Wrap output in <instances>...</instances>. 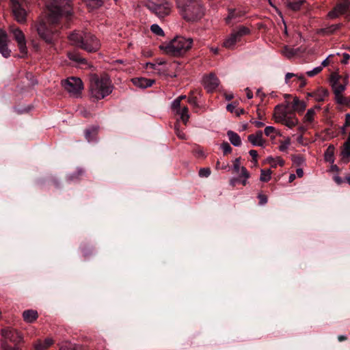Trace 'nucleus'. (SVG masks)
<instances>
[{
    "label": "nucleus",
    "instance_id": "34",
    "mask_svg": "<svg viewBox=\"0 0 350 350\" xmlns=\"http://www.w3.org/2000/svg\"><path fill=\"white\" fill-rule=\"evenodd\" d=\"M271 170H261L260 180L262 182H268L271 179Z\"/></svg>",
    "mask_w": 350,
    "mask_h": 350
},
{
    "label": "nucleus",
    "instance_id": "12",
    "mask_svg": "<svg viewBox=\"0 0 350 350\" xmlns=\"http://www.w3.org/2000/svg\"><path fill=\"white\" fill-rule=\"evenodd\" d=\"M1 336L5 340H8L15 345L20 342L22 340L21 334L11 327L3 329L1 330Z\"/></svg>",
    "mask_w": 350,
    "mask_h": 350
},
{
    "label": "nucleus",
    "instance_id": "38",
    "mask_svg": "<svg viewBox=\"0 0 350 350\" xmlns=\"http://www.w3.org/2000/svg\"><path fill=\"white\" fill-rule=\"evenodd\" d=\"M265 135L274 138V133H275V129L273 126H266L264 130Z\"/></svg>",
    "mask_w": 350,
    "mask_h": 350
},
{
    "label": "nucleus",
    "instance_id": "4",
    "mask_svg": "<svg viewBox=\"0 0 350 350\" xmlns=\"http://www.w3.org/2000/svg\"><path fill=\"white\" fill-rule=\"evenodd\" d=\"M72 44L88 53L97 52L101 46L100 41L91 32H74L69 36Z\"/></svg>",
    "mask_w": 350,
    "mask_h": 350
},
{
    "label": "nucleus",
    "instance_id": "32",
    "mask_svg": "<svg viewBox=\"0 0 350 350\" xmlns=\"http://www.w3.org/2000/svg\"><path fill=\"white\" fill-rule=\"evenodd\" d=\"M334 147L333 146H329V147L327 148L326 152H325V161L329 162V163H334Z\"/></svg>",
    "mask_w": 350,
    "mask_h": 350
},
{
    "label": "nucleus",
    "instance_id": "42",
    "mask_svg": "<svg viewBox=\"0 0 350 350\" xmlns=\"http://www.w3.org/2000/svg\"><path fill=\"white\" fill-rule=\"evenodd\" d=\"M233 170L235 173H239V172L241 171V167L240 165V158H237L234 161Z\"/></svg>",
    "mask_w": 350,
    "mask_h": 350
},
{
    "label": "nucleus",
    "instance_id": "31",
    "mask_svg": "<svg viewBox=\"0 0 350 350\" xmlns=\"http://www.w3.org/2000/svg\"><path fill=\"white\" fill-rule=\"evenodd\" d=\"M79 347L68 341H64L59 344V350H78Z\"/></svg>",
    "mask_w": 350,
    "mask_h": 350
},
{
    "label": "nucleus",
    "instance_id": "57",
    "mask_svg": "<svg viewBox=\"0 0 350 350\" xmlns=\"http://www.w3.org/2000/svg\"><path fill=\"white\" fill-rule=\"evenodd\" d=\"M157 65L156 64H153V63H150V62L146 64L147 68L157 70Z\"/></svg>",
    "mask_w": 350,
    "mask_h": 350
},
{
    "label": "nucleus",
    "instance_id": "41",
    "mask_svg": "<svg viewBox=\"0 0 350 350\" xmlns=\"http://www.w3.org/2000/svg\"><path fill=\"white\" fill-rule=\"evenodd\" d=\"M336 100L338 103L341 105H347L348 103L347 99L344 97L341 94H335Z\"/></svg>",
    "mask_w": 350,
    "mask_h": 350
},
{
    "label": "nucleus",
    "instance_id": "39",
    "mask_svg": "<svg viewBox=\"0 0 350 350\" xmlns=\"http://www.w3.org/2000/svg\"><path fill=\"white\" fill-rule=\"evenodd\" d=\"M180 103H181V101L177 98L174 100V101L172 103L171 107H172V109L174 113H176V111H178L180 109V108L182 107Z\"/></svg>",
    "mask_w": 350,
    "mask_h": 350
},
{
    "label": "nucleus",
    "instance_id": "47",
    "mask_svg": "<svg viewBox=\"0 0 350 350\" xmlns=\"http://www.w3.org/2000/svg\"><path fill=\"white\" fill-rule=\"evenodd\" d=\"M239 177L243 178H249L250 177L249 172L243 166L241 167V171Z\"/></svg>",
    "mask_w": 350,
    "mask_h": 350
},
{
    "label": "nucleus",
    "instance_id": "52",
    "mask_svg": "<svg viewBox=\"0 0 350 350\" xmlns=\"http://www.w3.org/2000/svg\"><path fill=\"white\" fill-rule=\"evenodd\" d=\"M299 74H293V73H291V72H287L285 75V81L286 83H288V80L293 77H299Z\"/></svg>",
    "mask_w": 350,
    "mask_h": 350
},
{
    "label": "nucleus",
    "instance_id": "63",
    "mask_svg": "<svg viewBox=\"0 0 350 350\" xmlns=\"http://www.w3.org/2000/svg\"><path fill=\"white\" fill-rule=\"evenodd\" d=\"M299 131L303 135L307 130L305 126H301L298 128Z\"/></svg>",
    "mask_w": 350,
    "mask_h": 350
},
{
    "label": "nucleus",
    "instance_id": "9",
    "mask_svg": "<svg viewBox=\"0 0 350 350\" xmlns=\"http://www.w3.org/2000/svg\"><path fill=\"white\" fill-rule=\"evenodd\" d=\"M10 31L12 33L14 38L18 44V47L21 54V57H24L27 54V48L24 33L18 28H12Z\"/></svg>",
    "mask_w": 350,
    "mask_h": 350
},
{
    "label": "nucleus",
    "instance_id": "1",
    "mask_svg": "<svg viewBox=\"0 0 350 350\" xmlns=\"http://www.w3.org/2000/svg\"><path fill=\"white\" fill-rule=\"evenodd\" d=\"M46 10L40 17L36 29L40 37L48 44L53 43V33L50 28L57 24L63 16L72 14L71 3L66 0H45Z\"/></svg>",
    "mask_w": 350,
    "mask_h": 350
},
{
    "label": "nucleus",
    "instance_id": "36",
    "mask_svg": "<svg viewBox=\"0 0 350 350\" xmlns=\"http://www.w3.org/2000/svg\"><path fill=\"white\" fill-rule=\"evenodd\" d=\"M304 1H296L293 2H289L288 7L294 11L299 10L303 4Z\"/></svg>",
    "mask_w": 350,
    "mask_h": 350
},
{
    "label": "nucleus",
    "instance_id": "5",
    "mask_svg": "<svg viewBox=\"0 0 350 350\" xmlns=\"http://www.w3.org/2000/svg\"><path fill=\"white\" fill-rule=\"evenodd\" d=\"M193 39L183 36H176L167 46V52L173 55L185 53L191 48Z\"/></svg>",
    "mask_w": 350,
    "mask_h": 350
},
{
    "label": "nucleus",
    "instance_id": "27",
    "mask_svg": "<svg viewBox=\"0 0 350 350\" xmlns=\"http://www.w3.org/2000/svg\"><path fill=\"white\" fill-rule=\"evenodd\" d=\"M293 108L294 111L301 113L306 109V104L304 101L300 100L297 97H295L293 101Z\"/></svg>",
    "mask_w": 350,
    "mask_h": 350
},
{
    "label": "nucleus",
    "instance_id": "46",
    "mask_svg": "<svg viewBox=\"0 0 350 350\" xmlns=\"http://www.w3.org/2000/svg\"><path fill=\"white\" fill-rule=\"evenodd\" d=\"M3 350H18V348L15 345L14 347L10 346L6 341H3L1 343Z\"/></svg>",
    "mask_w": 350,
    "mask_h": 350
},
{
    "label": "nucleus",
    "instance_id": "48",
    "mask_svg": "<svg viewBox=\"0 0 350 350\" xmlns=\"http://www.w3.org/2000/svg\"><path fill=\"white\" fill-rule=\"evenodd\" d=\"M258 198L259 199V204L260 205H264L267 202V196H265L262 193H259L258 195Z\"/></svg>",
    "mask_w": 350,
    "mask_h": 350
},
{
    "label": "nucleus",
    "instance_id": "54",
    "mask_svg": "<svg viewBox=\"0 0 350 350\" xmlns=\"http://www.w3.org/2000/svg\"><path fill=\"white\" fill-rule=\"evenodd\" d=\"M283 53L285 54L286 56L290 57L293 54L292 52V50L291 49H288L287 46H285L283 49Z\"/></svg>",
    "mask_w": 350,
    "mask_h": 350
},
{
    "label": "nucleus",
    "instance_id": "37",
    "mask_svg": "<svg viewBox=\"0 0 350 350\" xmlns=\"http://www.w3.org/2000/svg\"><path fill=\"white\" fill-rule=\"evenodd\" d=\"M150 30L152 31V33L157 36H164V32L163 29L157 24L152 25L150 27Z\"/></svg>",
    "mask_w": 350,
    "mask_h": 350
},
{
    "label": "nucleus",
    "instance_id": "50",
    "mask_svg": "<svg viewBox=\"0 0 350 350\" xmlns=\"http://www.w3.org/2000/svg\"><path fill=\"white\" fill-rule=\"evenodd\" d=\"M226 109L228 111L231 113H235L236 109H237V104L236 103H232L227 105Z\"/></svg>",
    "mask_w": 350,
    "mask_h": 350
},
{
    "label": "nucleus",
    "instance_id": "10",
    "mask_svg": "<svg viewBox=\"0 0 350 350\" xmlns=\"http://www.w3.org/2000/svg\"><path fill=\"white\" fill-rule=\"evenodd\" d=\"M12 10L15 19L18 23H24L26 21L27 12L18 0H10Z\"/></svg>",
    "mask_w": 350,
    "mask_h": 350
},
{
    "label": "nucleus",
    "instance_id": "56",
    "mask_svg": "<svg viewBox=\"0 0 350 350\" xmlns=\"http://www.w3.org/2000/svg\"><path fill=\"white\" fill-rule=\"evenodd\" d=\"M345 126H350V114L347 113L345 115Z\"/></svg>",
    "mask_w": 350,
    "mask_h": 350
},
{
    "label": "nucleus",
    "instance_id": "20",
    "mask_svg": "<svg viewBox=\"0 0 350 350\" xmlns=\"http://www.w3.org/2000/svg\"><path fill=\"white\" fill-rule=\"evenodd\" d=\"M331 83L334 94H341L345 90L346 84L339 83L338 78L336 76H332Z\"/></svg>",
    "mask_w": 350,
    "mask_h": 350
},
{
    "label": "nucleus",
    "instance_id": "35",
    "mask_svg": "<svg viewBox=\"0 0 350 350\" xmlns=\"http://www.w3.org/2000/svg\"><path fill=\"white\" fill-rule=\"evenodd\" d=\"M340 27V24H334L323 29L322 31L325 34H332L337 31Z\"/></svg>",
    "mask_w": 350,
    "mask_h": 350
},
{
    "label": "nucleus",
    "instance_id": "30",
    "mask_svg": "<svg viewBox=\"0 0 350 350\" xmlns=\"http://www.w3.org/2000/svg\"><path fill=\"white\" fill-rule=\"evenodd\" d=\"M281 123L291 129L298 124L299 120L295 116H287Z\"/></svg>",
    "mask_w": 350,
    "mask_h": 350
},
{
    "label": "nucleus",
    "instance_id": "24",
    "mask_svg": "<svg viewBox=\"0 0 350 350\" xmlns=\"http://www.w3.org/2000/svg\"><path fill=\"white\" fill-rule=\"evenodd\" d=\"M53 344V340L50 338H46L44 342L38 340L35 345L36 350H46Z\"/></svg>",
    "mask_w": 350,
    "mask_h": 350
},
{
    "label": "nucleus",
    "instance_id": "8",
    "mask_svg": "<svg viewBox=\"0 0 350 350\" xmlns=\"http://www.w3.org/2000/svg\"><path fill=\"white\" fill-rule=\"evenodd\" d=\"M62 85L73 96H77L83 88L82 81L77 77L68 78L62 81Z\"/></svg>",
    "mask_w": 350,
    "mask_h": 350
},
{
    "label": "nucleus",
    "instance_id": "45",
    "mask_svg": "<svg viewBox=\"0 0 350 350\" xmlns=\"http://www.w3.org/2000/svg\"><path fill=\"white\" fill-rule=\"evenodd\" d=\"M291 144V141H290V139H287L286 140H285L284 142H282L280 146H279V149L280 151H285L288 149L289 145Z\"/></svg>",
    "mask_w": 350,
    "mask_h": 350
},
{
    "label": "nucleus",
    "instance_id": "28",
    "mask_svg": "<svg viewBox=\"0 0 350 350\" xmlns=\"http://www.w3.org/2000/svg\"><path fill=\"white\" fill-rule=\"evenodd\" d=\"M177 115L180 116V120L186 124L189 119V109L186 106H183L180 108V110L176 111L175 113Z\"/></svg>",
    "mask_w": 350,
    "mask_h": 350
},
{
    "label": "nucleus",
    "instance_id": "60",
    "mask_svg": "<svg viewBox=\"0 0 350 350\" xmlns=\"http://www.w3.org/2000/svg\"><path fill=\"white\" fill-rule=\"evenodd\" d=\"M245 91H246V94H247V98H249V99L252 98L253 93L252 92V91L250 90H249L248 88H246Z\"/></svg>",
    "mask_w": 350,
    "mask_h": 350
},
{
    "label": "nucleus",
    "instance_id": "44",
    "mask_svg": "<svg viewBox=\"0 0 350 350\" xmlns=\"http://www.w3.org/2000/svg\"><path fill=\"white\" fill-rule=\"evenodd\" d=\"M221 148L224 154H228L231 152L232 148L228 142H224L221 145Z\"/></svg>",
    "mask_w": 350,
    "mask_h": 350
},
{
    "label": "nucleus",
    "instance_id": "2",
    "mask_svg": "<svg viewBox=\"0 0 350 350\" xmlns=\"http://www.w3.org/2000/svg\"><path fill=\"white\" fill-rule=\"evenodd\" d=\"M112 90L113 85L107 74H92L90 76V92L92 97L100 100L109 95Z\"/></svg>",
    "mask_w": 350,
    "mask_h": 350
},
{
    "label": "nucleus",
    "instance_id": "14",
    "mask_svg": "<svg viewBox=\"0 0 350 350\" xmlns=\"http://www.w3.org/2000/svg\"><path fill=\"white\" fill-rule=\"evenodd\" d=\"M8 38L6 32L0 29V53L7 58L10 57L11 51L8 48Z\"/></svg>",
    "mask_w": 350,
    "mask_h": 350
},
{
    "label": "nucleus",
    "instance_id": "16",
    "mask_svg": "<svg viewBox=\"0 0 350 350\" xmlns=\"http://www.w3.org/2000/svg\"><path fill=\"white\" fill-rule=\"evenodd\" d=\"M244 14L245 12L240 10H229L228 15L226 18V23L228 25L236 23Z\"/></svg>",
    "mask_w": 350,
    "mask_h": 350
},
{
    "label": "nucleus",
    "instance_id": "3",
    "mask_svg": "<svg viewBox=\"0 0 350 350\" xmlns=\"http://www.w3.org/2000/svg\"><path fill=\"white\" fill-rule=\"evenodd\" d=\"M177 8L182 17L187 21L200 19L204 9L200 0H175Z\"/></svg>",
    "mask_w": 350,
    "mask_h": 350
},
{
    "label": "nucleus",
    "instance_id": "22",
    "mask_svg": "<svg viewBox=\"0 0 350 350\" xmlns=\"http://www.w3.org/2000/svg\"><path fill=\"white\" fill-rule=\"evenodd\" d=\"M68 57L71 61L75 62L78 64H88L87 60L84 57H83L81 55V54L77 51H73L68 53Z\"/></svg>",
    "mask_w": 350,
    "mask_h": 350
},
{
    "label": "nucleus",
    "instance_id": "13",
    "mask_svg": "<svg viewBox=\"0 0 350 350\" xmlns=\"http://www.w3.org/2000/svg\"><path fill=\"white\" fill-rule=\"evenodd\" d=\"M347 12H350V0H341V1L329 12L330 18H336L339 14H344Z\"/></svg>",
    "mask_w": 350,
    "mask_h": 350
},
{
    "label": "nucleus",
    "instance_id": "49",
    "mask_svg": "<svg viewBox=\"0 0 350 350\" xmlns=\"http://www.w3.org/2000/svg\"><path fill=\"white\" fill-rule=\"evenodd\" d=\"M175 132H176V135L180 139H186V135L182 131H180L176 125L175 126Z\"/></svg>",
    "mask_w": 350,
    "mask_h": 350
},
{
    "label": "nucleus",
    "instance_id": "6",
    "mask_svg": "<svg viewBox=\"0 0 350 350\" xmlns=\"http://www.w3.org/2000/svg\"><path fill=\"white\" fill-rule=\"evenodd\" d=\"M146 7L160 18L169 15L171 11V5L167 0L148 1Z\"/></svg>",
    "mask_w": 350,
    "mask_h": 350
},
{
    "label": "nucleus",
    "instance_id": "33",
    "mask_svg": "<svg viewBox=\"0 0 350 350\" xmlns=\"http://www.w3.org/2000/svg\"><path fill=\"white\" fill-rule=\"evenodd\" d=\"M316 113L314 111V108H310L308 109L306 115L304 118V122H312L314 120V116Z\"/></svg>",
    "mask_w": 350,
    "mask_h": 350
},
{
    "label": "nucleus",
    "instance_id": "40",
    "mask_svg": "<svg viewBox=\"0 0 350 350\" xmlns=\"http://www.w3.org/2000/svg\"><path fill=\"white\" fill-rule=\"evenodd\" d=\"M323 69V67L322 66H317L314 68H313L312 70H309L308 72H306V75L310 77H312L315 75H317V74H319Z\"/></svg>",
    "mask_w": 350,
    "mask_h": 350
},
{
    "label": "nucleus",
    "instance_id": "51",
    "mask_svg": "<svg viewBox=\"0 0 350 350\" xmlns=\"http://www.w3.org/2000/svg\"><path fill=\"white\" fill-rule=\"evenodd\" d=\"M250 155L252 157L253 161L256 163H257V157L258 152L255 150H251L249 152Z\"/></svg>",
    "mask_w": 350,
    "mask_h": 350
},
{
    "label": "nucleus",
    "instance_id": "25",
    "mask_svg": "<svg viewBox=\"0 0 350 350\" xmlns=\"http://www.w3.org/2000/svg\"><path fill=\"white\" fill-rule=\"evenodd\" d=\"M329 95V92L327 90L320 88L316 91H314V98L317 102H321L325 100V98Z\"/></svg>",
    "mask_w": 350,
    "mask_h": 350
},
{
    "label": "nucleus",
    "instance_id": "19",
    "mask_svg": "<svg viewBox=\"0 0 350 350\" xmlns=\"http://www.w3.org/2000/svg\"><path fill=\"white\" fill-rule=\"evenodd\" d=\"M342 159L341 161L344 163H347L349 161L350 158V132L347 141L344 143L342 151H341Z\"/></svg>",
    "mask_w": 350,
    "mask_h": 350
},
{
    "label": "nucleus",
    "instance_id": "53",
    "mask_svg": "<svg viewBox=\"0 0 350 350\" xmlns=\"http://www.w3.org/2000/svg\"><path fill=\"white\" fill-rule=\"evenodd\" d=\"M297 79L301 81L299 87L300 88H304L306 85V79H305L304 75H299V77H297Z\"/></svg>",
    "mask_w": 350,
    "mask_h": 350
},
{
    "label": "nucleus",
    "instance_id": "59",
    "mask_svg": "<svg viewBox=\"0 0 350 350\" xmlns=\"http://www.w3.org/2000/svg\"><path fill=\"white\" fill-rule=\"evenodd\" d=\"M296 173L298 177L301 178L304 176V171L301 168H298L296 170Z\"/></svg>",
    "mask_w": 350,
    "mask_h": 350
},
{
    "label": "nucleus",
    "instance_id": "62",
    "mask_svg": "<svg viewBox=\"0 0 350 350\" xmlns=\"http://www.w3.org/2000/svg\"><path fill=\"white\" fill-rule=\"evenodd\" d=\"M225 98L227 100H230L234 98L232 94H225Z\"/></svg>",
    "mask_w": 350,
    "mask_h": 350
},
{
    "label": "nucleus",
    "instance_id": "21",
    "mask_svg": "<svg viewBox=\"0 0 350 350\" xmlns=\"http://www.w3.org/2000/svg\"><path fill=\"white\" fill-rule=\"evenodd\" d=\"M98 132V126H92L85 131V137L88 142H91L96 140Z\"/></svg>",
    "mask_w": 350,
    "mask_h": 350
},
{
    "label": "nucleus",
    "instance_id": "23",
    "mask_svg": "<svg viewBox=\"0 0 350 350\" xmlns=\"http://www.w3.org/2000/svg\"><path fill=\"white\" fill-rule=\"evenodd\" d=\"M38 317L36 310H27L23 312V318L26 323H31L34 322Z\"/></svg>",
    "mask_w": 350,
    "mask_h": 350
},
{
    "label": "nucleus",
    "instance_id": "17",
    "mask_svg": "<svg viewBox=\"0 0 350 350\" xmlns=\"http://www.w3.org/2000/svg\"><path fill=\"white\" fill-rule=\"evenodd\" d=\"M262 135L261 131H258L256 133L248 135V141L254 146H263L265 141L262 137Z\"/></svg>",
    "mask_w": 350,
    "mask_h": 350
},
{
    "label": "nucleus",
    "instance_id": "43",
    "mask_svg": "<svg viewBox=\"0 0 350 350\" xmlns=\"http://www.w3.org/2000/svg\"><path fill=\"white\" fill-rule=\"evenodd\" d=\"M211 174V170L208 167L201 168L199 171L200 177H208Z\"/></svg>",
    "mask_w": 350,
    "mask_h": 350
},
{
    "label": "nucleus",
    "instance_id": "7",
    "mask_svg": "<svg viewBox=\"0 0 350 350\" xmlns=\"http://www.w3.org/2000/svg\"><path fill=\"white\" fill-rule=\"evenodd\" d=\"M250 33V29L245 26H239L234 29L230 36L224 42V46L228 49H233L236 43L241 40V38Z\"/></svg>",
    "mask_w": 350,
    "mask_h": 350
},
{
    "label": "nucleus",
    "instance_id": "61",
    "mask_svg": "<svg viewBox=\"0 0 350 350\" xmlns=\"http://www.w3.org/2000/svg\"><path fill=\"white\" fill-rule=\"evenodd\" d=\"M245 112L243 109H236L235 114L237 116H239L241 114H243Z\"/></svg>",
    "mask_w": 350,
    "mask_h": 350
},
{
    "label": "nucleus",
    "instance_id": "64",
    "mask_svg": "<svg viewBox=\"0 0 350 350\" xmlns=\"http://www.w3.org/2000/svg\"><path fill=\"white\" fill-rule=\"evenodd\" d=\"M296 176L294 174H291L288 178V182L292 183L295 179Z\"/></svg>",
    "mask_w": 350,
    "mask_h": 350
},
{
    "label": "nucleus",
    "instance_id": "26",
    "mask_svg": "<svg viewBox=\"0 0 350 350\" xmlns=\"http://www.w3.org/2000/svg\"><path fill=\"white\" fill-rule=\"evenodd\" d=\"M227 135L229 138L230 143L233 146H241V137H239V135L237 133H235L232 131H228L227 132Z\"/></svg>",
    "mask_w": 350,
    "mask_h": 350
},
{
    "label": "nucleus",
    "instance_id": "15",
    "mask_svg": "<svg viewBox=\"0 0 350 350\" xmlns=\"http://www.w3.org/2000/svg\"><path fill=\"white\" fill-rule=\"evenodd\" d=\"M288 116V112L286 110V107H284L282 105H277L275 107L274 113H273V118L276 122L280 123L282 121L285 120L286 118Z\"/></svg>",
    "mask_w": 350,
    "mask_h": 350
},
{
    "label": "nucleus",
    "instance_id": "55",
    "mask_svg": "<svg viewBox=\"0 0 350 350\" xmlns=\"http://www.w3.org/2000/svg\"><path fill=\"white\" fill-rule=\"evenodd\" d=\"M188 103L193 106L197 105V99L196 97H189L187 100Z\"/></svg>",
    "mask_w": 350,
    "mask_h": 350
},
{
    "label": "nucleus",
    "instance_id": "11",
    "mask_svg": "<svg viewBox=\"0 0 350 350\" xmlns=\"http://www.w3.org/2000/svg\"><path fill=\"white\" fill-rule=\"evenodd\" d=\"M202 83L207 92H213L219 85V80L213 73L203 77Z\"/></svg>",
    "mask_w": 350,
    "mask_h": 350
},
{
    "label": "nucleus",
    "instance_id": "29",
    "mask_svg": "<svg viewBox=\"0 0 350 350\" xmlns=\"http://www.w3.org/2000/svg\"><path fill=\"white\" fill-rule=\"evenodd\" d=\"M87 7L90 10H95L101 7L104 3V0H83Z\"/></svg>",
    "mask_w": 350,
    "mask_h": 350
},
{
    "label": "nucleus",
    "instance_id": "18",
    "mask_svg": "<svg viewBox=\"0 0 350 350\" xmlns=\"http://www.w3.org/2000/svg\"><path fill=\"white\" fill-rule=\"evenodd\" d=\"M131 81L134 85L142 89L152 86L154 82V80L148 79L143 77L133 78Z\"/></svg>",
    "mask_w": 350,
    "mask_h": 350
},
{
    "label": "nucleus",
    "instance_id": "58",
    "mask_svg": "<svg viewBox=\"0 0 350 350\" xmlns=\"http://www.w3.org/2000/svg\"><path fill=\"white\" fill-rule=\"evenodd\" d=\"M254 124L255 126H256L257 128H261V127L264 126V125H265V124L260 121H254Z\"/></svg>",
    "mask_w": 350,
    "mask_h": 350
}]
</instances>
